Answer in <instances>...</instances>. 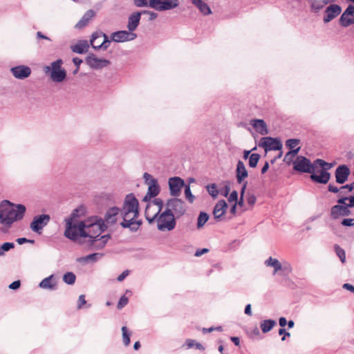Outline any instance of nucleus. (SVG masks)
Here are the masks:
<instances>
[{
	"label": "nucleus",
	"instance_id": "f257e3e1",
	"mask_svg": "<svg viewBox=\"0 0 354 354\" xmlns=\"http://www.w3.org/2000/svg\"><path fill=\"white\" fill-rule=\"evenodd\" d=\"M138 201L133 194L127 195L122 209L116 207L110 208L105 214L104 223L113 225L117 221V216L119 212L121 213L123 221L120 225L124 228H130L131 231L136 232L138 229L141 222L136 221L138 212Z\"/></svg>",
	"mask_w": 354,
	"mask_h": 354
},
{
	"label": "nucleus",
	"instance_id": "f03ea898",
	"mask_svg": "<svg viewBox=\"0 0 354 354\" xmlns=\"http://www.w3.org/2000/svg\"><path fill=\"white\" fill-rule=\"evenodd\" d=\"M26 212L24 205L13 204L8 201H3L0 205V223L9 227L17 221L23 218Z\"/></svg>",
	"mask_w": 354,
	"mask_h": 354
},
{
	"label": "nucleus",
	"instance_id": "7ed1b4c3",
	"mask_svg": "<svg viewBox=\"0 0 354 354\" xmlns=\"http://www.w3.org/2000/svg\"><path fill=\"white\" fill-rule=\"evenodd\" d=\"M136 7H150L158 11L169 10L176 8L178 0H133Z\"/></svg>",
	"mask_w": 354,
	"mask_h": 354
},
{
	"label": "nucleus",
	"instance_id": "20e7f679",
	"mask_svg": "<svg viewBox=\"0 0 354 354\" xmlns=\"http://www.w3.org/2000/svg\"><path fill=\"white\" fill-rule=\"evenodd\" d=\"M62 59H58L50 63L49 66H44V71L46 74H49L53 82H62L66 77V71L62 67Z\"/></svg>",
	"mask_w": 354,
	"mask_h": 354
},
{
	"label": "nucleus",
	"instance_id": "39448f33",
	"mask_svg": "<svg viewBox=\"0 0 354 354\" xmlns=\"http://www.w3.org/2000/svg\"><path fill=\"white\" fill-rule=\"evenodd\" d=\"M86 223L83 221L75 223L72 218H68L66 220L64 236L73 241L77 240L79 236L84 237L86 235L84 231Z\"/></svg>",
	"mask_w": 354,
	"mask_h": 354
},
{
	"label": "nucleus",
	"instance_id": "423d86ee",
	"mask_svg": "<svg viewBox=\"0 0 354 354\" xmlns=\"http://www.w3.org/2000/svg\"><path fill=\"white\" fill-rule=\"evenodd\" d=\"M106 229L104 220L97 217L93 218L91 223H86L84 230L86 234L84 237H88L90 239H96Z\"/></svg>",
	"mask_w": 354,
	"mask_h": 354
},
{
	"label": "nucleus",
	"instance_id": "0eeeda50",
	"mask_svg": "<svg viewBox=\"0 0 354 354\" xmlns=\"http://www.w3.org/2000/svg\"><path fill=\"white\" fill-rule=\"evenodd\" d=\"M267 266L272 268V275L288 276L292 270L291 265L288 261H279L271 257L267 259Z\"/></svg>",
	"mask_w": 354,
	"mask_h": 354
},
{
	"label": "nucleus",
	"instance_id": "6e6552de",
	"mask_svg": "<svg viewBox=\"0 0 354 354\" xmlns=\"http://www.w3.org/2000/svg\"><path fill=\"white\" fill-rule=\"evenodd\" d=\"M156 221L157 227L160 231H171L176 224L174 213L167 209L158 216Z\"/></svg>",
	"mask_w": 354,
	"mask_h": 354
},
{
	"label": "nucleus",
	"instance_id": "1a4fd4ad",
	"mask_svg": "<svg viewBox=\"0 0 354 354\" xmlns=\"http://www.w3.org/2000/svg\"><path fill=\"white\" fill-rule=\"evenodd\" d=\"M354 207V196H350L348 205H335L330 208V216L333 220L351 214L350 208Z\"/></svg>",
	"mask_w": 354,
	"mask_h": 354
},
{
	"label": "nucleus",
	"instance_id": "9d476101",
	"mask_svg": "<svg viewBox=\"0 0 354 354\" xmlns=\"http://www.w3.org/2000/svg\"><path fill=\"white\" fill-rule=\"evenodd\" d=\"M293 169L300 173L311 174L315 171V162L305 156H298L293 162Z\"/></svg>",
	"mask_w": 354,
	"mask_h": 354
},
{
	"label": "nucleus",
	"instance_id": "9b49d317",
	"mask_svg": "<svg viewBox=\"0 0 354 354\" xmlns=\"http://www.w3.org/2000/svg\"><path fill=\"white\" fill-rule=\"evenodd\" d=\"M162 207V201L160 198H155L151 203H149L146 207V219L149 223H152L154 220L157 219Z\"/></svg>",
	"mask_w": 354,
	"mask_h": 354
},
{
	"label": "nucleus",
	"instance_id": "f8f14e48",
	"mask_svg": "<svg viewBox=\"0 0 354 354\" xmlns=\"http://www.w3.org/2000/svg\"><path fill=\"white\" fill-rule=\"evenodd\" d=\"M145 183L148 185V191L143 201H147L148 199L156 197L160 192V187L158 180L147 172L143 175Z\"/></svg>",
	"mask_w": 354,
	"mask_h": 354
},
{
	"label": "nucleus",
	"instance_id": "ddd939ff",
	"mask_svg": "<svg viewBox=\"0 0 354 354\" xmlns=\"http://www.w3.org/2000/svg\"><path fill=\"white\" fill-rule=\"evenodd\" d=\"M91 44L95 49L102 48L106 50L109 48L111 41L108 36L102 32H94L91 35Z\"/></svg>",
	"mask_w": 354,
	"mask_h": 354
},
{
	"label": "nucleus",
	"instance_id": "4468645a",
	"mask_svg": "<svg viewBox=\"0 0 354 354\" xmlns=\"http://www.w3.org/2000/svg\"><path fill=\"white\" fill-rule=\"evenodd\" d=\"M167 209L174 213L177 217L181 216L186 212V206L184 202L177 198L169 199L167 203Z\"/></svg>",
	"mask_w": 354,
	"mask_h": 354
},
{
	"label": "nucleus",
	"instance_id": "2eb2a0df",
	"mask_svg": "<svg viewBox=\"0 0 354 354\" xmlns=\"http://www.w3.org/2000/svg\"><path fill=\"white\" fill-rule=\"evenodd\" d=\"M50 219V216L48 214L35 216L30 223V227L33 232L41 234V230L48 223Z\"/></svg>",
	"mask_w": 354,
	"mask_h": 354
},
{
	"label": "nucleus",
	"instance_id": "dca6fc26",
	"mask_svg": "<svg viewBox=\"0 0 354 354\" xmlns=\"http://www.w3.org/2000/svg\"><path fill=\"white\" fill-rule=\"evenodd\" d=\"M137 37V35L127 30H119L113 32L111 38L115 42H124L127 41H132Z\"/></svg>",
	"mask_w": 354,
	"mask_h": 354
},
{
	"label": "nucleus",
	"instance_id": "f3484780",
	"mask_svg": "<svg viewBox=\"0 0 354 354\" xmlns=\"http://www.w3.org/2000/svg\"><path fill=\"white\" fill-rule=\"evenodd\" d=\"M342 12V8L337 4L329 5L324 11L323 21L327 24L336 18Z\"/></svg>",
	"mask_w": 354,
	"mask_h": 354
},
{
	"label": "nucleus",
	"instance_id": "a211bd4d",
	"mask_svg": "<svg viewBox=\"0 0 354 354\" xmlns=\"http://www.w3.org/2000/svg\"><path fill=\"white\" fill-rule=\"evenodd\" d=\"M169 191L171 196L177 197L180 194L181 188L185 185V182L180 177H172L169 179Z\"/></svg>",
	"mask_w": 354,
	"mask_h": 354
},
{
	"label": "nucleus",
	"instance_id": "6ab92c4d",
	"mask_svg": "<svg viewBox=\"0 0 354 354\" xmlns=\"http://www.w3.org/2000/svg\"><path fill=\"white\" fill-rule=\"evenodd\" d=\"M350 169L346 165H339L335 172V180L337 183L344 184L350 175Z\"/></svg>",
	"mask_w": 354,
	"mask_h": 354
},
{
	"label": "nucleus",
	"instance_id": "aec40b11",
	"mask_svg": "<svg viewBox=\"0 0 354 354\" xmlns=\"http://www.w3.org/2000/svg\"><path fill=\"white\" fill-rule=\"evenodd\" d=\"M86 62L87 64L93 69H100L106 67L110 64L109 60L105 59H99L94 55H88L86 59Z\"/></svg>",
	"mask_w": 354,
	"mask_h": 354
},
{
	"label": "nucleus",
	"instance_id": "412c9836",
	"mask_svg": "<svg viewBox=\"0 0 354 354\" xmlns=\"http://www.w3.org/2000/svg\"><path fill=\"white\" fill-rule=\"evenodd\" d=\"M10 71L12 75L19 80H24L30 76L31 69L30 67L24 65H20L11 68Z\"/></svg>",
	"mask_w": 354,
	"mask_h": 354
},
{
	"label": "nucleus",
	"instance_id": "4be33fe9",
	"mask_svg": "<svg viewBox=\"0 0 354 354\" xmlns=\"http://www.w3.org/2000/svg\"><path fill=\"white\" fill-rule=\"evenodd\" d=\"M335 0H307L310 10L313 13H317L326 5L334 2Z\"/></svg>",
	"mask_w": 354,
	"mask_h": 354
},
{
	"label": "nucleus",
	"instance_id": "5701e85b",
	"mask_svg": "<svg viewBox=\"0 0 354 354\" xmlns=\"http://www.w3.org/2000/svg\"><path fill=\"white\" fill-rule=\"evenodd\" d=\"M330 174L325 169H321L319 175L315 174V171L310 174V178L312 181L319 183L326 184L330 178Z\"/></svg>",
	"mask_w": 354,
	"mask_h": 354
},
{
	"label": "nucleus",
	"instance_id": "b1692460",
	"mask_svg": "<svg viewBox=\"0 0 354 354\" xmlns=\"http://www.w3.org/2000/svg\"><path fill=\"white\" fill-rule=\"evenodd\" d=\"M141 15L142 12H135L129 17L127 24L129 31L133 32L137 28L140 23Z\"/></svg>",
	"mask_w": 354,
	"mask_h": 354
},
{
	"label": "nucleus",
	"instance_id": "393cba45",
	"mask_svg": "<svg viewBox=\"0 0 354 354\" xmlns=\"http://www.w3.org/2000/svg\"><path fill=\"white\" fill-rule=\"evenodd\" d=\"M111 236L109 234H106L104 236H100V238L97 237L96 239H91L89 240L91 243V245L93 248L95 250H100L102 249L106 244L107 241L110 239Z\"/></svg>",
	"mask_w": 354,
	"mask_h": 354
},
{
	"label": "nucleus",
	"instance_id": "a878e982",
	"mask_svg": "<svg viewBox=\"0 0 354 354\" xmlns=\"http://www.w3.org/2000/svg\"><path fill=\"white\" fill-rule=\"evenodd\" d=\"M283 145L279 138L267 136V152L268 151H277L282 149Z\"/></svg>",
	"mask_w": 354,
	"mask_h": 354
},
{
	"label": "nucleus",
	"instance_id": "bb28decb",
	"mask_svg": "<svg viewBox=\"0 0 354 354\" xmlns=\"http://www.w3.org/2000/svg\"><path fill=\"white\" fill-rule=\"evenodd\" d=\"M227 207V203L224 200L219 201L214 206L213 214L216 219L220 218L223 216Z\"/></svg>",
	"mask_w": 354,
	"mask_h": 354
},
{
	"label": "nucleus",
	"instance_id": "cd10ccee",
	"mask_svg": "<svg viewBox=\"0 0 354 354\" xmlns=\"http://www.w3.org/2000/svg\"><path fill=\"white\" fill-rule=\"evenodd\" d=\"M236 174L237 182L239 183H241L243 179H245L248 175L245 165L241 160H239L237 162Z\"/></svg>",
	"mask_w": 354,
	"mask_h": 354
},
{
	"label": "nucleus",
	"instance_id": "c85d7f7f",
	"mask_svg": "<svg viewBox=\"0 0 354 354\" xmlns=\"http://www.w3.org/2000/svg\"><path fill=\"white\" fill-rule=\"evenodd\" d=\"M57 286V281L54 275H50L45 279H44L39 283V287L43 289L46 290H55Z\"/></svg>",
	"mask_w": 354,
	"mask_h": 354
},
{
	"label": "nucleus",
	"instance_id": "c756f323",
	"mask_svg": "<svg viewBox=\"0 0 354 354\" xmlns=\"http://www.w3.org/2000/svg\"><path fill=\"white\" fill-rule=\"evenodd\" d=\"M95 12L94 10H87L84 13L83 17L81 18V19L77 23V24L75 25V27L79 29L85 27L89 22V21L93 17H95Z\"/></svg>",
	"mask_w": 354,
	"mask_h": 354
},
{
	"label": "nucleus",
	"instance_id": "7c9ffc66",
	"mask_svg": "<svg viewBox=\"0 0 354 354\" xmlns=\"http://www.w3.org/2000/svg\"><path fill=\"white\" fill-rule=\"evenodd\" d=\"M89 45L86 40H80L78 42L71 46V49L73 53L82 54L87 52Z\"/></svg>",
	"mask_w": 354,
	"mask_h": 354
},
{
	"label": "nucleus",
	"instance_id": "2f4dec72",
	"mask_svg": "<svg viewBox=\"0 0 354 354\" xmlns=\"http://www.w3.org/2000/svg\"><path fill=\"white\" fill-rule=\"evenodd\" d=\"M205 0H192V3L200 10L203 15H209L212 10L209 6L204 1Z\"/></svg>",
	"mask_w": 354,
	"mask_h": 354
},
{
	"label": "nucleus",
	"instance_id": "473e14b6",
	"mask_svg": "<svg viewBox=\"0 0 354 354\" xmlns=\"http://www.w3.org/2000/svg\"><path fill=\"white\" fill-rule=\"evenodd\" d=\"M250 124L257 131L260 132L262 135L266 132V122L263 120H252Z\"/></svg>",
	"mask_w": 354,
	"mask_h": 354
},
{
	"label": "nucleus",
	"instance_id": "72a5a7b5",
	"mask_svg": "<svg viewBox=\"0 0 354 354\" xmlns=\"http://www.w3.org/2000/svg\"><path fill=\"white\" fill-rule=\"evenodd\" d=\"M339 23L343 27H348L354 24V18H348V15H344L343 13L339 18Z\"/></svg>",
	"mask_w": 354,
	"mask_h": 354
},
{
	"label": "nucleus",
	"instance_id": "f704fd0d",
	"mask_svg": "<svg viewBox=\"0 0 354 354\" xmlns=\"http://www.w3.org/2000/svg\"><path fill=\"white\" fill-rule=\"evenodd\" d=\"M317 165L321 167L322 168V169H325L328 171V170L333 167L335 163L326 162L324 160L318 158L315 160V166Z\"/></svg>",
	"mask_w": 354,
	"mask_h": 354
},
{
	"label": "nucleus",
	"instance_id": "c9c22d12",
	"mask_svg": "<svg viewBox=\"0 0 354 354\" xmlns=\"http://www.w3.org/2000/svg\"><path fill=\"white\" fill-rule=\"evenodd\" d=\"M76 276L72 272H68L63 276V281L68 285H73L75 282Z\"/></svg>",
	"mask_w": 354,
	"mask_h": 354
},
{
	"label": "nucleus",
	"instance_id": "e433bc0d",
	"mask_svg": "<svg viewBox=\"0 0 354 354\" xmlns=\"http://www.w3.org/2000/svg\"><path fill=\"white\" fill-rule=\"evenodd\" d=\"M209 219V215L203 212L199 214L197 219V227L198 228L202 227Z\"/></svg>",
	"mask_w": 354,
	"mask_h": 354
},
{
	"label": "nucleus",
	"instance_id": "4c0bfd02",
	"mask_svg": "<svg viewBox=\"0 0 354 354\" xmlns=\"http://www.w3.org/2000/svg\"><path fill=\"white\" fill-rule=\"evenodd\" d=\"M122 332L123 343L125 346H129L130 344L131 333L128 330V328L126 326L122 327Z\"/></svg>",
	"mask_w": 354,
	"mask_h": 354
},
{
	"label": "nucleus",
	"instance_id": "58836bf2",
	"mask_svg": "<svg viewBox=\"0 0 354 354\" xmlns=\"http://www.w3.org/2000/svg\"><path fill=\"white\" fill-rule=\"evenodd\" d=\"M15 248V244L13 243L6 242L0 245V257L3 256L6 252L9 251L10 250Z\"/></svg>",
	"mask_w": 354,
	"mask_h": 354
},
{
	"label": "nucleus",
	"instance_id": "ea45409f",
	"mask_svg": "<svg viewBox=\"0 0 354 354\" xmlns=\"http://www.w3.org/2000/svg\"><path fill=\"white\" fill-rule=\"evenodd\" d=\"M335 251L337 257L339 258L340 261L342 263H344L346 261V254L344 249H342L339 245H335Z\"/></svg>",
	"mask_w": 354,
	"mask_h": 354
},
{
	"label": "nucleus",
	"instance_id": "a19ab883",
	"mask_svg": "<svg viewBox=\"0 0 354 354\" xmlns=\"http://www.w3.org/2000/svg\"><path fill=\"white\" fill-rule=\"evenodd\" d=\"M300 142L301 141L299 139H295V138L288 139L286 141V146L290 149L297 148L298 147V145L300 144Z\"/></svg>",
	"mask_w": 354,
	"mask_h": 354
},
{
	"label": "nucleus",
	"instance_id": "79ce46f5",
	"mask_svg": "<svg viewBox=\"0 0 354 354\" xmlns=\"http://www.w3.org/2000/svg\"><path fill=\"white\" fill-rule=\"evenodd\" d=\"M260 156L258 153H252L249 157V166L250 167H256L259 160Z\"/></svg>",
	"mask_w": 354,
	"mask_h": 354
},
{
	"label": "nucleus",
	"instance_id": "37998d69",
	"mask_svg": "<svg viewBox=\"0 0 354 354\" xmlns=\"http://www.w3.org/2000/svg\"><path fill=\"white\" fill-rule=\"evenodd\" d=\"M207 191L208 192L209 194L212 196L213 198H216L218 194V191L216 188V185L214 183H212L211 185H208L207 187Z\"/></svg>",
	"mask_w": 354,
	"mask_h": 354
},
{
	"label": "nucleus",
	"instance_id": "c03bdc74",
	"mask_svg": "<svg viewBox=\"0 0 354 354\" xmlns=\"http://www.w3.org/2000/svg\"><path fill=\"white\" fill-rule=\"evenodd\" d=\"M186 344L188 348H192L194 346L196 349L198 350L203 351L205 349L204 346L201 343L196 342L193 339H187L186 341Z\"/></svg>",
	"mask_w": 354,
	"mask_h": 354
},
{
	"label": "nucleus",
	"instance_id": "a18cd8bd",
	"mask_svg": "<svg viewBox=\"0 0 354 354\" xmlns=\"http://www.w3.org/2000/svg\"><path fill=\"white\" fill-rule=\"evenodd\" d=\"M296 157L293 156L291 155V153L290 152H287L286 154H285V156L283 158V161L288 166L290 165H292L293 166V162L295 160Z\"/></svg>",
	"mask_w": 354,
	"mask_h": 354
},
{
	"label": "nucleus",
	"instance_id": "49530a36",
	"mask_svg": "<svg viewBox=\"0 0 354 354\" xmlns=\"http://www.w3.org/2000/svg\"><path fill=\"white\" fill-rule=\"evenodd\" d=\"M185 198L189 201V203H193L195 196L192 194L189 185H185Z\"/></svg>",
	"mask_w": 354,
	"mask_h": 354
},
{
	"label": "nucleus",
	"instance_id": "de8ad7c7",
	"mask_svg": "<svg viewBox=\"0 0 354 354\" xmlns=\"http://www.w3.org/2000/svg\"><path fill=\"white\" fill-rule=\"evenodd\" d=\"M102 254L100 253H93L88 254L84 257L85 261H96L100 257H102Z\"/></svg>",
	"mask_w": 354,
	"mask_h": 354
},
{
	"label": "nucleus",
	"instance_id": "09e8293b",
	"mask_svg": "<svg viewBox=\"0 0 354 354\" xmlns=\"http://www.w3.org/2000/svg\"><path fill=\"white\" fill-rule=\"evenodd\" d=\"M128 301H129V299H128V298L125 295L122 296L120 298V300H119V301L118 303V306H117L118 308V309H122L126 305H127Z\"/></svg>",
	"mask_w": 354,
	"mask_h": 354
},
{
	"label": "nucleus",
	"instance_id": "8fccbe9b",
	"mask_svg": "<svg viewBox=\"0 0 354 354\" xmlns=\"http://www.w3.org/2000/svg\"><path fill=\"white\" fill-rule=\"evenodd\" d=\"M328 192H332V193H335V194H337V193L339 192V196H340L341 194H343L342 189H341V187L338 188L337 187L334 186L332 184L328 185Z\"/></svg>",
	"mask_w": 354,
	"mask_h": 354
},
{
	"label": "nucleus",
	"instance_id": "3c124183",
	"mask_svg": "<svg viewBox=\"0 0 354 354\" xmlns=\"http://www.w3.org/2000/svg\"><path fill=\"white\" fill-rule=\"evenodd\" d=\"M86 304V301L85 299V295H80L78 300H77V308L81 309L83 308V306Z\"/></svg>",
	"mask_w": 354,
	"mask_h": 354
},
{
	"label": "nucleus",
	"instance_id": "603ef678",
	"mask_svg": "<svg viewBox=\"0 0 354 354\" xmlns=\"http://www.w3.org/2000/svg\"><path fill=\"white\" fill-rule=\"evenodd\" d=\"M341 224L343 226H346V227L354 226V218H344L342 221Z\"/></svg>",
	"mask_w": 354,
	"mask_h": 354
},
{
	"label": "nucleus",
	"instance_id": "864d4df0",
	"mask_svg": "<svg viewBox=\"0 0 354 354\" xmlns=\"http://www.w3.org/2000/svg\"><path fill=\"white\" fill-rule=\"evenodd\" d=\"M343 13L344 15L351 16L354 18V6L349 5Z\"/></svg>",
	"mask_w": 354,
	"mask_h": 354
},
{
	"label": "nucleus",
	"instance_id": "5fc2aeb1",
	"mask_svg": "<svg viewBox=\"0 0 354 354\" xmlns=\"http://www.w3.org/2000/svg\"><path fill=\"white\" fill-rule=\"evenodd\" d=\"M140 12H142V14L149 15V20H150V21L154 20L158 17L157 13H156L154 12L149 11V10H143V11H141Z\"/></svg>",
	"mask_w": 354,
	"mask_h": 354
},
{
	"label": "nucleus",
	"instance_id": "6e6d98bb",
	"mask_svg": "<svg viewBox=\"0 0 354 354\" xmlns=\"http://www.w3.org/2000/svg\"><path fill=\"white\" fill-rule=\"evenodd\" d=\"M250 335L252 338H257L259 336V330L257 326H254L250 331Z\"/></svg>",
	"mask_w": 354,
	"mask_h": 354
},
{
	"label": "nucleus",
	"instance_id": "4d7b16f0",
	"mask_svg": "<svg viewBox=\"0 0 354 354\" xmlns=\"http://www.w3.org/2000/svg\"><path fill=\"white\" fill-rule=\"evenodd\" d=\"M237 200H238L237 192L236 191L232 192V193L230 194L229 198H228L229 202L235 201L236 203Z\"/></svg>",
	"mask_w": 354,
	"mask_h": 354
},
{
	"label": "nucleus",
	"instance_id": "13d9d810",
	"mask_svg": "<svg viewBox=\"0 0 354 354\" xmlns=\"http://www.w3.org/2000/svg\"><path fill=\"white\" fill-rule=\"evenodd\" d=\"M348 198H349V196L348 197H346V196L339 197L338 198V200L337 201V205H348V203H346V201H348Z\"/></svg>",
	"mask_w": 354,
	"mask_h": 354
},
{
	"label": "nucleus",
	"instance_id": "bf43d9fd",
	"mask_svg": "<svg viewBox=\"0 0 354 354\" xmlns=\"http://www.w3.org/2000/svg\"><path fill=\"white\" fill-rule=\"evenodd\" d=\"M279 334L280 335H283V336L282 337V338H281V340H282V341H284V340L286 339V337H290V333L286 332V330L284 328H280V329L279 330Z\"/></svg>",
	"mask_w": 354,
	"mask_h": 354
},
{
	"label": "nucleus",
	"instance_id": "052dcab7",
	"mask_svg": "<svg viewBox=\"0 0 354 354\" xmlns=\"http://www.w3.org/2000/svg\"><path fill=\"white\" fill-rule=\"evenodd\" d=\"M20 285H21L20 281H19V280L15 281L9 285V288H10L12 290H17L20 287Z\"/></svg>",
	"mask_w": 354,
	"mask_h": 354
},
{
	"label": "nucleus",
	"instance_id": "680f3d73",
	"mask_svg": "<svg viewBox=\"0 0 354 354\" xmlns=\"http://www.w3.org/2000/svg\"><path fill=\"white\" fill-rule=\"evenodd\" d=\"M276 322L272 319H267V332L270 331L275 325Z\"/></svg>",
	"mask_w": 354,
	"mask_h": 354
},
{
	"label": "nucleus",
	"instance_id": "e2e57ef3",
	"mask_svg": "<svg viewBox=\"0 0 354 354\" xmlns=\"http://www.w3.org/2000/svg\"><path fill=\"white\" fill-rule=\"evenodd\" d=\"M129 270H124V272H122L117 278L118 281H123L128 275H129Z\"/></svg>",
	"mask_w": 354,
	"mask_h": 354
},
{
	"label": "nucleus",
	"instance_id": "0e129e2a",
	"mask_svg": "<svg viewBox=\"0 0 354 354\" xmlns=\"http://www.w3.org/2000/svg\"><path fill=\"white\" fill-rule=\"evenodd\" d=\"M73 62L77 67V68L74 71L75 73L79 70V66L82 63V60L79 57H74L73 59Z\"/></svg>",
	"mask_w": 354,
	"mask_h": 354
},
{
	"label": "nucleus",
	"instance_id": "69168bd1",
	"mask_svg": "<svg viewBox=\"0 0 354 354\" xmlns=\"http://www.w3.org/2000/svg\"><path fill=\"white\" fill-rule=\"evenodd\" d=\"M341 189H348L349 192H352L354 189V181L351 184H347L341 187Z\"/></svg>",
	"mask_w": 354,
	"mask_h": 354
},
{
	"label": "nucleus",
	"instance_id": "338daca9",
	"mask_svg": "<svg viewBox=\"0 0 354 354\" xmlns=\"http://www.w3.org/2000/svg\"><path fill=\"white\" fill-rule=\"evenodd\" d=\"M208 251H209V250L207 249V248H203V249L197 250L196 251V252H195V256L196 257H201L203 254L207 253Z\"/></svg>",
	"mask_w": 354,
	"mask_h": 354
},
{
	"label": "nucleus",
	"instance_id": "774afa93",
	"mask_svg": "<svg viewBox=\"0 0 354 354\" xmlns=\"http://www.w3.org/2000/svg\"><path fill=\"white\" fill-rule=\"evenodd\" d=\"M343 288L354 293V286L350 283H344L343 285Z\"/></svg>",
	"mask_w": 354,
	"mask_h": 354
}]
</instances>
